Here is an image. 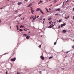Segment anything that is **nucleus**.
<instances>
[{"label":"nucleus","mask_w":74,"mask_h":74,"mask_svg":"<svg viewBox=\"0 0 74 74\" xmlns=\"http://www.w3.org/2000/svg\"><path fill=\"white\" fill-rule=\"evenodd\" d=\"M18 18H19V17H21V16H18Z\"/></svg>","instance_id":"obj_55"},{"label":"nucleus","mask_w":74,"mask_h":74,"mask_svg":"<svg viewBox=\"0 0 74 74\" xmlns=\"http://www.w3.org/2000/svg\"><path fill=\"white\" fill-rule=\"evenodd\" d=\"M31 33L30 31L29 32V33Z\"/></svg>","instance_id":"obj_43"},{"label":"nucleus","mask_w":74,"mask_h":74,"mask_svg":"<svg viewBox=\"0 0 74 74\" xmlns=\"http://www.w3.org/2000/svg\"><path fill=\"white\" fill-rule=\"evenodd\" d=\"M53 58V57H52V56L50 57L49 58V59H52V58Z\"/></svg>","instance_id":"obj_20"},{"label":"nucleus","mask_w":74,"mask_h":74,"mask_svg":"<svg viewBox=\"0 0 74 74\" xmlns=\"http://www.w3.org/2000/svg\"><path fill=\"white\" fill-rule=\"evenodd\" d=\"M10 28H11V26H10Z\"/></svg>","instance_id":"obj_56"},{"label":"nucleus","mask_w":74,"mask_h":74,"mask_svg":"<svg viewBox=\"0 0 74 74\" xmlns=\"http://www.w3.org/2000/svg\"><path fill=\"white\" fill-rule=\"evenodd\" d=\"M58 5H56V6H58Z\"/></svg>","instance_id":"obj_59"},{"label":"nucleus","mask_w":74,"mask_h":74,"mask_svg":"<svg viewBox=\"0 0 74 74\" xmlns=\"http://www.w3.org/2000/svg\"><path fill=\"white\" fill-rule=\"evenodd\" d=\"M3 7H2L1 8H0V9H3Z\"/></svg>","instance_id":"obj_33"},{"label":"nucleus","mask_w":74,"mask_h":74,"mask_svg":"<svg viewBox=\"0 0 74 74\" xmlns=\"http://www.w3.org/2000/svg\"><path fill=\"white\" fill-rule=\"evenodd\" d=\"M48 0H46V1H48Z\"/></svg>","instance_id":"obj_54"},{"label":"nucleus","mask_w":74,"mask_h":74,"mask_svg":"<svg viewBox=\"0 0 74 74\" xmlns=\"http://www.w3.org/2000/svg\"><path fill=\"white\" fill-rule=\"evenodd\" d=\"M41 45H39V48H41Z\"/></svg>","instance_id":"obj_28"},{"label":"nucleus","mask_w":74,"mask_h":74,"mask_svg":"<svg viewBox=\"0 0 74 74\" xmlns=\"http://www.w3.org/2000/svg\"><path fill=\"white\" fill-rule=\"evenodd\" d=\"M58 13L56 14H55V15H56L57 16H58Z\"/></svg>","instance_id":"obj_27"},{"label":"nucleus","mask_w":74,"mask_h":74,"mask_svg":"<svg viewBox=\"0 0 74 74\" xmlns=\"http://www.w3.org/2000/svg\"><path fill=\"white\" fill-rule=\"evenodd\" d=\"M68 18H69V16H68L67 18H65V19H67Z\"/></svg>","instance_id":"obj_21"},{"label":"nucleus","mask_w":74,"mask_h":74,"mask_svg":"<svg viewBox=\"0 0 74 74\" xmlns=\"http://www.w3.org/2000/svg\"><path fill=\"white\" fill-rule=\"evenodd\" d=\"M22 3V2H19L18 3V5H20V4H21Z\"/></svg>","instance_id":"obj_11"},{"label":"nucleus","mask_w":74,"mask_h":74,"mask_svg":"<svg viewBox=\"0 0 74 74\" xmlns=\"http://www.w3.org/2000/svg\"><path fill=\"white\" fill-rule=\"evenodd\" d=\"M17 74H20L19 73H17Z\"/></svg>","instance_id":"obj_50"},{"label":"nucleus","mask_w":74,"mask_h":74,"mask_svg":"<svg viewBox=\"0 0 74 74\" xmlns=\"http://www.w3.org/2000/svg\"><path fill=\"white\" fill-rule=\"evenodd\" d=\"M44 22H45V21H43V24H44Z\"/></svg>","instance_id":"obj_39"},{"label":"nucleus","mask_w":74,"mask_h":74,"mask_svg":"<svg viewBox=\"0 0 74 74\" xmlns=\"http://www.w3.org/2000/svg\"><path fill=\"white\" fill-rule=\"evenodd\" d=\"M32 5H33V4L32 3H30L27 6V7H30V6H32Z\"/></svg>","instance_id":"obj_6"},{"label":"nucleus","mask_w":74,"mask_h":74,"mask_svg":"<svg viewBox=\"0 0 74 74\" xmlns=\"http://www.w3.org/2000/svg\"><path fill=\"white\" fill-rule=\"evenodd\" d=\"M34 17V16H32V17H31V18L32 19V18H33Z\"/></svg>","instance_id":"obj_35"},{"label":"nucleus","mask_w":74,"mask_h":74,"mask_svg":"<svg viewBox=\"0 0 74 74\" xmlns=\"http://www.w3.org/2000/svg\"><path fill=\"white\" fill-rule=\"evenodd\" d=\"M5 73L6 74H8V72L7 71H6Z\"/></svg>","instance_id":"obj_30"},{"label":"nucleus","mask_w":74,"mask_h":74,"mask_svg":"<svg viewBox=\"0 0 74 74\" xmlns=\"http://www.w3.org/2000/svg\"><path fill=\"white\" fill-rule=\"evenodd\" d=\"M31 18H30V19H31Z\"/></svg>","instance_id":"obj_62"},{"label":"nucleus","mask_w":74,"mask_h":74,"mask_svg":"<svg viewBox=\"0 0 74 74\" xmlns=\"http://www.w3.org/2000/svg\"><path fill=\"white\" fill-rule=\"evenodd\" d=\"M48 19L49 21H51V18H49Z\"/></svg>","instance_id":"obj_17"},{"label":"nucleus","mask_w":74,"mask_h":74,"mask_svg":"<svg viewBox=\"0 0 74 74\" xmlns=\"http://www.w3.org/2000/svg\"><path fill=\"white\" fill-rule=\"evenodd\" d=\"M20 28H21V27H22L23 28L24 27V26H23V25H21V26L20 27Z\"/></svg>","instance_id":"obj_13"},{"label":"nucleus","mask_w":74,"mask_h":74,"mask_svg":"<svg viewBox=\"0 0 74 74\" xmlns=\"http://www.w3.org/2000/svg\"><path fill=\"white\" fill-rule=\"evenodd\" d=\"M62 19H61L60 20H59L58 22H59V23L61 22V21H62Z\"/></svg>","instance_id":"obj_15"},{"label":"nucleus","mask_w":74,"mask_h":74,"mask_svg":"<svg viewBox=\"0 0 74 74\" xmlns=\"http://www.w3.org/2000/svg\"><path fill=\"white\" fill-rule=\"evenodd\" d=\"M40 19V20H41L42 19L41 18V19Z\"/></svg>","instance_id":"obj_64"},{"label":"nucleus","mask_w":74,"mask_h":74,"mask_svg":"<svg viewBox=\"0 0 74 74\" xmlns=\"http://www.w3.org/2000/svg\"><path fill=\"white\" fill-rule=\"evenodd\" d=\"M49 10H50V11H51V9H49Z\"/></svg>","instance_id":"obj_60"},{"label":"nucleus","mask_w":74,"mask_h":74,"mask_svg":"<svg viewBox=\"0 0 74 74\" xmlns=\"http://www.w3.org/2000/svg\"><path fill=\"white\" fill-rule=\"evenodd\" d=\"M39 72L40 74H41V71H39Z\"/></svg>","instance_id":"obj_37"},{"label":"nucleus","mask_w":74,"mask_h":74,"mask_svg":"<svg viewBox=\"0 0 74 74\" xmlns=\"http://www.w3.org/2000/svg\"><path fill=\"white\" fill-rule=\"evenodd\" d=\"M25 19V17H24L23 18V19L24 20Z\"/></svg>","instance_id":"obj_45"},{"label":"nucleus","mask_w":74,"mask_h":74,"mask_svg":"<svg viewBox=\"0 0 74 74\" xmlns=\"http://www.w3.org/2000/svg\"><path fill=\"white\" fill-rule=\"evenodd\" d=\"M61 69H62L63 70H64V68H62Z\"/></svg>","instance_id":"obj_38"},{"label":"nucleus","mask_w":74,"mask_h":74,"mask_svg":"<svg viewBox=\"0 0 74 74\" xmlns=\"http://www.w3.org/2000/svg\"><path fill=\"white\" fill-rule=\"evenodd\" d=\"M63 32H64V33H66V30H63Z\"/></svg>","instance_id":"obj_12"},{"label":"nucleus","mask_w":74,"mask_h":74,"mask_svg":"<svg viewBox=\"0 0 74 74\" xmlns=\"http://www.w3.org/2000/svg\"><path fill=\"white\" fill-rule=\"evenodd\" d=\"M40 58L42 60H44V57L42 56H40Z\"/></svg>","instance_id":"obj_5"},{"label":"nucleus","mask_w":74,"mask_h":74,"mask_svg":"<svg viewBox=\"0 0 74 74\" xmlns=\"http://www.w3.org/2000/svg\"><path fill=\"white\" fill-rule=\"evenodd\" d=\"M54 45H56V42H55L54 43Z\"/></svg>","instance_id":"obj_23"},{"label":"nucleus","mask_w":74,"mask_h":74,"mask_svg":"<svg viewBox=\"0 0 74 74\" xmlns=\"http://www.w3.org/2000/svg\"><path fill=\"white\" fill-rule=\"evenodd\" d=\"M50 22H52V25H53V23H54V22H53L52 21Z\"/></svg>","instance_id":"obj_19"},{"label":"nucleus","mask_w":74,"mask_h":74,"mask_svg":"<svg viewBox=\"0 0 74 74\" xmlns=\"http://www.w3.org/2000/svg\"><path fill=\"white\" fill-rule=\"evenodd\" d=\"M39 16H37V18H39Z\"/></svg>","instance_id":"obj_48"},{"label":"nucleus","mask_w":74,"mask_h":74,"mask_svg":"<svg viewBox=\"0 0 74 74\" xmlns=\"http://www.w3.org/2000/svg\"><path fill=\"white\" fill-rule=\"evenodd\" d=\"M5 6H4L3 7V8H5Z\"/></svg>","instance_id":"obj_52"},{"label":"nucleus","mask_w":74,"mask_h":74,"mask_svg":"<svg viewBox=\"0 0 74 74\" xmlns=\"http://www.w3.org/2000/svg\"><path fill=\"white\" fill-rule=\"evenodd\" d=\"M22 18H21V20H22Z\"/></svg>","instance_id":"obj_61"},{"label":"nucleus","mask_w":74,"mask_h":74,"mask_svg":"<svg viewBox=\"0 0 74 74\" xmlns=\"http://www.w3.org/2000/svg\"><path fill=\"white\" fill-rule=\"evenodd\" d=\"M17 21V22H19V21Z\"/></svg>","instance_id":"obj_57"},{"label":"nucleus","mask_w":74,"mask_h":74,"mask_svg":"<svg viewBox=\"0 0 74 74\" xmlns=\"http://www.w3.org/2000/svg\"><path fill=\"white\" fill-rule=\"evenodd\" d=\"M72 48L73 49H74V45L72 46Z\"/></svg>","instance_id":"obj_22"},{"label":"nucleus","mask_w":74,"mask_h":74,"mask_svg":"<svg viewBox=\"0 0 74 74\" xmlns=\"http://www.w3.org/2000/svg\"><path fill=\"white\" fill-rule=\"evenodd\" d=\"M30 37L29 36H27L26 37L27 39H29V38H30Z\"/></svg>","instance_id":"obj_8"},{"label":"nucleus","mask_w":74,"mask_h":74,"mask_svg":"<svg viewBox=\"0 0 74 74\" xmlns=\"http://www.w3.org/2000/svg\"><path fill=\"white\" fill-rule=\"evenodd\" d=\"M66 25V23H64L63 24H62L61 25V27H63V26H64Z\"/></svg>","instance_id":"obj_4"},{"label":"nucleus","mask_w":74,"mask_h":74,"mask_svg":"<svg viewBox=\"0 0 74 74\" xmlns=\"http://www.w3.org/2000/svg\"><path fill=\"white\" fill-rule=\"evenodd\" d=\"M55 23H56V22H55L54 23V25H53V24H52H52L51 23V22H49V24L50 25L48 27V28L50 29L51 28H52V27H53V26H55Z\"/></svg>","instance_id":"obj_1"},{"label":"nucleus","mask_w":74,"mask_h":74,"mask_svg":"<svg viewBox=\"0 0 74 74\" xmlns=\"http://www.w3.org/2000/svg\"><path fill=\"white\" fill-rule=\"evenodd\" d=\"M57 0H55L54 1L55 3H56V2H57Z\"/></svg>","instance_id":"obj_25"},{"label":"nucleus","mask_w":74,"mask_h":74,"mask_svg":"<svg viewBox=\"0 0 74 74\" xmlns=\"http://www.w3.org/2000/svg\"><path fill=\"white\" fill-rule=\"evenodd\" d=\"M41 10V9H40V8H37L36 10V11H40Z\"/></svg>","instance_id":"obj_7"},{"label":"nucleus","mask_w":74,"mask_h":74,"mask_svg":"<svg viewBox=\"0 0 74 74\" xmlns=\"http://www.w3.org/2000/svg\"><path fill=\"white\" fill-rule=\"evenodd\" d=\"M60 8H58L56 9V11H60Z\"/></svg>","instance_id":"obj_10"},{"label":"nucleus","mask_w":74,"mask_h":74,"mask_svg":"<svg viewBox=\"0 0 74 74\" xmlns=\"http://www.w3.org/2000/svg\"><path fill=\"white\" fill-rule=\"evenodd\" d=\"M63 2V4H64V2Z\"/></svg>","instance_id":"obj_53"},{"label":"nucleus","mask_w":74,"mask_h":74,"mask_svg":"<svg viewBox=\"0 0 74 74\" xmlns=\"http://www.w3.org/2000/svg\"><path fill=\"white\" fill-rule=\"evenodd\" d=\"M73 11H74V8H73Z\"/></svg>","instance_id":"obj_46"},{"label":"nucleus","mask_w":74,"mask_h":74,"mask_svg":"<svg viewBox=\"0 0 74 74\" xmlns=\"http://www.w3.org/2000/svg\"><path fill=\"white\" fill-rule=\"evenodd\" d=\"M21 15H22V14H19V16H21Z\"/></svg>","instance_id":"obj_41"},{"label":"nucleus","mask_w":74,"mask_h":74,"mask_svg":"<svg viewBox=\"0 0 74 74\" xmlns=\"http://www.w3.org/2000/svg\"><path fill=\"white\" fill-rule=\"evenodd\" d=\"M35 19H36L37 18V16L36 15H35Z\"/></svg>","instance_id":"obj_24"},{"label":"nucleus","mask_w":74,"mask_h":74,"mask_svg":"<svg viewBox=\"0 0 74 74\" xmlns=\"http://www.w3.org/2000/svg\"><path fill=\"white\" fill-rule=\"evenodd\" d=\"M40 4V3L39 2V3H38V4Z\"/></svg>","instance_id":"obj_47"},{"label":"nucleus","mask_w":74,"mask_h":74,"mask_svg":"<svg viewBox=\"0 0 74 74\" xmlns=\"http://www.w3.org/2000/svg\"><path fill=\"white\" fill-rule=\"evenodd\" d=\"M40 12H41V13H42V14H44V12H42V10H40Z\"/></svg>","instance_id":"obj_9"},{"label":"nucleus","mask_w":74,"mask_h":74,"mask_svg":"<svg viewBox=\"0 0 74 74\" xmlns=\"http://www.w3.org/2000/svg\"><path fill=\"white\" fill-rule=\"evenodd\" d=\"M46 10L48 12H49V11H48V9H47V8H46Z\"/></svg>","instance_id":"obj_16"},{"label":"nucleus","mask_w":74,"mask_h":74,"mask_svg":"<svg viewBox=\"0 0 74 74\" xmlns=\"http://www.w3.org/2000/svg\"><path fill=\"white\" fill-rule=\"evenodd\" d=\"M60 26H59L58 28H60Z\"/></svg>","instance_id":"obj_44"},{"label":"nucleus","mask_w":74,"mask_h":74,"mask_svg":"<svg viewBox=\"0 0 74 74\" xmlns=\"http://www.w3.org/2000/svg\"><path fill=\"white\" fill-rule=\"evenodd\" d=\"M23 35H24V36L26 37V34H23Z\"/></svg>","instance_id":"obj_29"},{"label":"nucleus","mask_w":74,"mask_h":74,"mask_svg":"<svg viewBox=\"0 0 74 74\" xmlns=\"http://www.w3.org/2000/svg\"><path fill=\"white\" fill-rule=\"evenodd\" d=\"M15 60H16V58H12L10 60L11 61H12V62H14L15 61Z\"/></svg>","instance_id":"obj_3"},{"label":"nucleus","mask_w":74,"mask_h":74,"mask_svg":"<svg viewBox=\"0 0 74 74\" xmlns=\"http://www.w3.org/2000/svg\"><path fill=\"white\" fill-rule=\"evenodd\" d=\"M10 29H11V30H12L11 28H10Z\"/></svg>","instance_id":"obj_63"},{"label":"nucleus","mask_w":74,"mask_h":74,"mask_svg":"<svg viewBox=\"0 0 74 74\" xmlns=\"http://www.w3.org/2000/svg\"><path fill=\"white\" fill-rule=\"evenodd\" d=\"M31 11L32 12V14H34V13H33V12H34L35 10H33V8H31Z\"/></svg>","instance_id":"obj_2"},{"label":"nucleus","mask_w":74,"mask_h":74,"mask_svg":"<svg viewBox=\"0 0 74 74\" xmlns=\"http://www.w3.org/2000/svg\"><path fill=\"white\" fill-rule=\"evenodd\" d=\"M33 20H34V21L35 20V18H33Z\"/></svg>","instance_id":"obj_32"},{"label":"nucleus","mask_w":74,"mask_h":74,"mask_svg":"<svg viewBox=\"0 0 74 74\" xmlns=\"http://www.w3.org/2000/svg\"><path fill=\"white\" fill-rule=\"evenodd\" d=\"M43 20H44V21H45V19L44 18V19H43Z\"/></svg>","instance_id":"obj_42"},{"label":"nucleus","mask_w":74,"mask_h":74,"mask_svg":"<svg viewBox=\"0 0 74 74\" xmlns=\"http://www.w3.org/2000/svg\"><path fill=\"white\" fill-rule=\"evenodd\" d=\"M40 1V3H42V1Z\"/></svg>","instance_id":"obj_34"},{"label":"nucleus","mask_w":74,"mask_h":74,"mask_svg":"<svg viewBox=\"0 0 74 74\" xmlns=\"http://www.w3.org/2000/svg\"><path fill=\"white\" fill-rule=\"evenodd\" d=\"M32 22H34V21L33 20H32Z\"/></svg>","instance_id":"obj_51"},{"label":"nucleus","mask_w":74,"mask_h":74,"mask_svg":"<svg viewBox=\"0 0 74 74\" xmlns=\"http://www.w3.org/2000/svg\"><path fill=\"white\" fill-rule=\"evenodd\" d=\"M27 0H24V1H26V2L27 1Z\"/></svg>","instance_id":"obj_40"},{"label":"nucleus","mask_w":74,"mask_h":74,"mask_svg":"<svg viewBox=\"0 0 74 74\" xmlns=\"http://www.w3.org/2000/svg\"><path fill=\"white\" fill-rule=\"evenodd\" d=\"M24 30H25V31H27V30H26L25 29H24Z\"/></svg>","instance_id":"obj_36"},{"label":"nucleus","mask_w":74,"mask_h":74,"mask_svg":"<svg viewBox=\"0 0 74 74\" xmlns=\"http://www.w3.org/2000/svg\"><path fill=\"white\" fill-rule=\"evenodd\" d=\"M69 1V0H67L66 1V3H67V2H68V1Z\"/></svg>","instance_id":"obj_31"},{"label":"nucleus","mask_w":74,"mask_h":74,"mask_svg":"<svg viewBox=\"0 0 74 74\" xmlns=\"http://www.w3.org/2000/svg\"><path fill=\"white\" fill-rule=\"evenodd\" d=\"M16 27H17V30H19V29H18V25L16 26Z\"/></svg>","instance_id":"obj_14"},{"label":"nucleus","mask_w":74,"mask_h":74,"mask_svg":"<svg viewBox=\"0 0 74 74\" xmlns=\"http://www.w3.org/2000/svg\"><path fill=\"white\" fill-rule=\"evenodd\" d=\"M52 5H50V6H52Z\"/></svg>","instance_id":"obj_58"},{"label":"nucleus","mask_w":74,"mask_h":74,"mask_svg":"<svg viewBox=\"0 0 74 74\" xmlns=\"http://www.w3.org/2000/svg\"><path fill=\"white\" fill-rule=\"evenodd\" d=\"M20 32H22V31H23V29H20Z\"/></svg>","instance_id":"obj_18"},{"label":"nucleus","mask_w":74,"mask_h":74,"mask_svg":"<svg viewBox=\"0 0 74 74\" xmlns=\"http://www.w3.org/2000/svg\"><path fill=\"white\" fill-rule=\"evenodd\" d=\"M69 52H70V51H66V53H69Z\"/></svg>","instance_id":"obj_26"},{"label":"nucleus","mask_w":74,"mask_h":74,"mask_svg":"<svg viewBox=\"0 0 74 74\" xmlns=\"http://www.w3.org/2000/svg\"><path fill=\"white\" fill-rule=\"evenodd\" d=\"M1 20H0V23H1Z\"/></svg>","instance_id":"obj_49"}]
</instances>
